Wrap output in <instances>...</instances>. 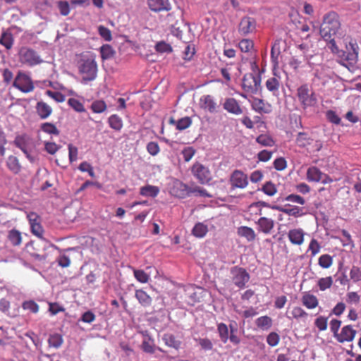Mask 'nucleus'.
<instances>
[{
	"label": "nucleus",
	"mask_w": 361,
	"mask_h": 361,
	"mask_svg": "<svg viewBox=\"0 0 361 361\" xmlns=\"http://www.w3.org/2000/svg\"><path fill=\"white\" fill-rule=\"evenodd\" d=\"M319 33L322 38L330 44L331 51H336L338 46L336 42V37L343 35L339 16L334 11L326 13L320 25Z\"/></svg>",
	"instance_id": "1"
},
{
	"label": "nucleus",
	"mask_w": 361,
	"mask_h": 361,
	"mask_svg": "<svg viewBox=\"0 0 361 361\" xmlns=\"http://www.w3.org/2000/svg\"><path fill=\"white\" fill-rule=\"evenodd\" d=\"M75 66L81 75L82 82L94 80L97 77L98 65L96 55L91 52L82 53L76 56Z\"/></svg>",
	"instance_id": "2"
},
{
	"label": "nucleus",
	"mask_w": 361,
	"mask_h": 361,
	"mask_svg": "<svg viewBox=\"0 0 361 361\" xmlns=\"http://www.w3.org/2000/svg\"><path fill=\"white\" fill-rule=\"evenodd\" d=\"M331 51L337 54L340 59L339 63L349 70L353 68L358 61L359 46L355 39H350L345 43V49L340 50L338 48L336 51Z\"/></svg>",
	"instance_id": "3"
},
{
	"label": "nucleus",
	"mask_w": 361,
	"mask_h": 361,
	"mask_svg": "<svg viewBox=\"0 0 361 361\" xmlns=\"http://www.w3.org/2000/svg\"><path fill=\"white\" fill-rule=\"evenodd\" d=\"M18 62L24 66L34 67L43 63L39 53L27 46L21 47L17 54Z\"/></svg>",
	"instance_id": "4"
},
{
	"label": "nucleus",
	"mask_w": 361,
	"mask_h": 361,
	"mask_svg": "<svg viewBox=\"0 0 361 361\" xmlns=\"http://www.w3.org/2000/svg\"><path fill=\"white\" fill-rule=\"evenodd\" d=\"M296 97L304 110L315 106L317 104L316 94L308 84H302L297 88Z\"/></svg>",
	"instance_id": "5"
},
{
	"label": "nucleus",
	"mask_w": 361,
	"mask_h": 361,
	"mask_svg": "<svg viewBox=\"0 0 361 361\" xmlns=\"http://www.w3.org/2000/svg\"><path fill=\"white\" fill-rule=\"evenodd\" d=\"M295 145L300 148L308 149L311 147L310 152H318L323 147V142L320 140H314L311 135L307 132H299L295 137Z\"/></svg>",
	"instance_id": "6"
},
{
	"label": "nucleus",
	"mask_w": 361,
	"mask_h": 361,
	"mask_svg": "<svg viewBox=\"0 0 361 361\" xmlns=\"http://www.w3.org/2000/svg\"><path fill=\"white\" fill-rule=\"evenodd\" d=\"M13 86L23 93L31 92L35 89L32 78L22 71L18 72L13 80Z\"/></svg>",
	"instance_id": "7"
},
{
	"label": "nucleus",
	"mask_w": 361,
	"mask_h": 361,
	"mask_svg": "<svg viewBox=\"0 0 361 361\" xmlns=\"http://www.w3.org/2000/svg\"><path fill=\"white\" fill-rule=\"evenodd\" d=\"M191 173L200 184H208L212 179L211 171L202 164L195 162L192 168Z\"/></svg>",
	"instance_id": "8"
},
{
	"label": "nucleus",
	"mask_w": 361,
	"mask_h": 361,
	"mask_svg": "<svg viewBox=\"0 0 361 361\" xmlns=\"http://www.w3.org/2000/svg\"><path fill=\"white\" fill-rule=\"evenodd\" d=\"M261 77L254 73H246L243 78V89L247 93H257L260 87Z\"/></svg>",
	"instance_id": "9"
},
{
	"label": "nucleus",
	"mask_w": 361,
	"mask_h": 361,
	"mask_svg": "<svg viewBox=\"0 0 361 361\" xmlns=\"http://www.w3.org/2000/svg\"><path fill=\"white\" fill-rule=\"evenodd\" d=\"M231 274L232 275L233 282L240 288H244L250 280L249 273L243 267L238 266L233 267L231 269Z\"/></svg>",
	"instance_id": "10"
},
{
	"label": "nucleus",
	"mask_w": 361,
	"mask_h": 361,
	"mask_svg": "<svg viewBox=\"0 0 361 361\" xmlns=\"http://www.w3.org/2000/svg\"><path fill=\"white\" fill-rule=\"evenodd\" d=\"M230 184L233 189H243L248 185L247 176L240 170H235L231 175Z\"/></svg>",
	"instance_id": "11"
},
{
	"label": "nucleus",
	"mask_w": 361,
	"mask_h": 361,
	"mask_svg": "<svg viewBox=\"0 0 361 361\" xmlns=\"http://www.w3.org/2000/svg\"><path fill=\"white\" fill-rule=\"evenodd\" d=\"M200 108L210 114L217 113L220 105L214 97L210 94L202 95L200 99Z\"/></svg>",
	"instance_id": "12"
},
{
	"label": "nucleus",
	"mask_w": 361,
	"mask_h": 361,
	"mask_svg": "<svg viewBox=\"0 0 361 361\" xmlns=\"http://www.w3.org/2000/svg\"><path fill=\"white\" fill-rule=\"evenodd\" d=\"M357 331L351 325L344 326L341 332L336 335V339L338 343L351 342L354 340Z\"/></svg>",
	"instance_id": "13"
},
{
	"label": "nucleus",
	"mask_w": 361,
	"mask_h": 361,
	"mask_svg": "<svg viewBox=\"0 0 361 361\" xmlns=\"http://www.w3.org/2000/svg\"><path fill=\"white\" fill-rule=\"evenodd\" d=\"M256 27V21L253 18L243 17L238 25V32L242 35H247L252 32Z\"/></svg>",
	"instance_id": "14"
},
{
	"label": "nucleus",
	"mask_w": 361,
	"mask_h": 361,
	"mask_svg": "<svg viewBox=\"0 0 361 361\" xmlns=\"http://www.w3.org/2000/svg\"><path fill=\"white\" fill-rule=\"evenodd\" d=\"M181 190L184 192L183 195H185L187 196H190L191 194H195V195L204 197H212V195L207 192V191L200 186L190 187L186 184L181 183L180 184Z\"/></svg>",
	"instance_id": "15"
},
{
	"label": "nucleus",
	"mask_w": 361,
	"mask_h": 361,
	"mask_svg": "<svg viewBox=\"0 0 361 361\" xmlns=\"http://www.w3.org/2000/svg\"><path fill=\"white\" fill-rule=\"evenodd\" d=\"M147 5L154 12L168 11L171 9L169 0H147Z\"/></svg>",
	"instance_id": "16"
},
{
	"label": "nucleus",
	"mask_w": 361,
	"mask_h": 361,
	"mask_svg": "<svg viewBox=\"0 0 361 361\" xmlns=\"http://www.w3.org/2000/svg\"><path fill=\"white\" fill-rule=\"evenodd\" d=\"M305 234L302 228H293L289 230L288 238L293 245H301L305 240Z\"/></svg>",
	"instance_id": "17"
},
{
	"label": "nucleus",
	"mask_w": 361,
	"mask_h": 361,
	"mask_svg": "<svg viewBox=\"0 0 361 361\" xmlns=\"http://www.w3.org/2000/svg\"><path fill=\"white\" fill-rule=\"evenodd\" d=\"M224 109L228 113L240 115L243 113L242 108L240 107L238 102L232 97L227 98L223 104Z\"/></svg>",
	"instance_id": "18"
},
{
	"label": "nucleus",
	"mask_w": 361,
	"mask_h": 361,
	"mask_svg": "<svg viewBox=\"0 0 361 361\" xmlns=\"http://www.w3.org/2000/svg\"><path fill=\"white\" fill-rule=\"evenodd\" d=\"M256 224L258 226V231L264 234L270 233L274 226V220L267 217H260Z\"/></svg>",
	"instance_id": "19"
},
{
	"label": "nucleus",
	"mask_w": 361,
	"mask_h": 361,
	"mask_svg": "<svg viewBox=\"0 0 361 361\" xmlns=\"http://www.w3.org/2000/svg\"><path fill=\"white\" fill-rule=\"evenodd\" d=\"M35 109L37 114L41 119L47 118L52 114V108L43 101L36 104Z\"/></svg>",
	"instance_id": "20"
},
{
	"label": "nucleus",
	"mask_w": 361,
	"mask_h": 361,
	"mask_svg": "<svg viewBox=\"0 0 361 361\" xmlns=\"http://www.w3.org/2000/svg\"><path fill=\"white\" fill-rule=\"evenodd\" d=\"M265 85L267 89L269 92H272L274 95H277L281 86L280 77L275 75L274 76L268 78L265 82Z\"/></svg>",
	"instance_id": "21"
},
{
	"label": "nucleus",
	"mask_w": 361,
	"mask_h": 361,
	"mask_svg": "<svg viewBox=\"0 0 361 361\" xmlns=\"http://www.w3.org/2000/svg\"><path fill=\"white\" fill-rule=\"evenodd\" d=\"M28 137L26 135H23L16 136L13 143L17 147L23 151L28 159H30V155L28 152Z\"/></svg>",
	"instance_id": "22"
},
{
	"label": "nucleus",
	"mask_w": 361,
	"mask_h": 361,
	"mask_svg": "<svg viewBox=\"0 0 361 361\" xmlns=\"http://www.w3.org/2000/svg\"><path fill=\"white\" fill-rule=\"evenodd\" d=\"M302 304L307 309H314L319 305L317 298L310 293H305L301 298Z\"/></svg>",
	"instance_id": "23"
},
{
	"label": "nucleus",
	"mask_w": 361,
	"mask_h": 361,
	"mask_svg": "<svg viewBox=\"0 0 361 361\" xmlns=\"http://www.w3.org/2000/svg\"><path fill=\"white\" fill-rule=\"evenodd\" d=\"M7 239L12 246H20L23 241L22 233L20 231L13 228L8 232Z\"/></svg>",
	"instance_id": "24"
},
{
	"label": "nucleus",
	"mask_w": 361,
	"mask_h": 361,
	"mask_svg": "<svg viewBox=\"0 0 361 361\" xmlns=\"http://www.w3.org/2000/svg\"><path fill=\"white\" fill-rule=\"evenodd\" d=\"M286 314L289 319H295L297 320L306 319L308 317V313L298 306H295L291 310L288 308Z\"/></svg>",
	"instance_id": "25"
},
{
	"label": "nucleus",
	"mask_w": 361,
	"mask_h": 361,
	"mask_svg": "<svg viewBox=\"0 0 361 361\" xmlns=\"http://www.w3.org/2000/svg\"><path fill=\"white\" fill-rule=\"evenodd\" d=\"M271 209L280 211L281 212L285 213L287 215L293 216L294 217H300L304 214V213L302 212V209L298 207H293L292 208L287 209L280 206L273 205V207H271Z\"/></svg>",
	"instance_id": "26"
},
{
	"label": "nucleus",
	"mask_w": 361,
	"mask_h": 361,
	"mask_svg": "<svg viewBox=\"0 0 361 361\" xmlns=\"http://www.w3.org/2000/svg\"><path fill=\"white\" fill-rule=\"evenodd\" d=\"M14 44V37L13 34L8 31L2 32L0 37V44L4 46L6 49L10 50L12 49Z\"/></svg>",
	"instance_id": "27"
},
{
	"label": "nucleus",
	"mask_w": 361,
	"mask_h": 361,
	"mask_svg": "<svg viewBox=\"0 0 361 361\" xmlns=\"http://www.w3.org/2000/svg\"><path fill=\"white\" fill-rule=\"evenodd\" d=\"M324 176L323 173L317 167L311 166L307 171V179L311 182H320L322 178Z\"/></svg>",
	"instance_id": "28"
},
{
	"label": "nucleus",
	"mask_w": 361,
	"mask_h": 361,
	"mask_svg": "<svg viewBox=\"0 0 361 361\" xmlns=\"http://www.w3.org/2000/svg\"><path fill=\"white\" fill-rule=\"evenodd\" d=\"M6 166L8 169L14 174H18L21 171V165L18 159L13 155L8 157L6 161Z\"/></svg>",
	"instance_id": "29"
},
{
	"label": "nucleus",
	"mask_w": 361,
	"mask_h": 361,
	"mask_svg": "<svg viewBox=\"0 0 361 361\" xmlns=\"http://www.w3.org/2000/svg\"><path fill=\"white\" fill-rule=\"evenodd\" d=\"M135 298L144 307L150 306L152 302V298L142 289L135 290Z\"/></svg>",
	"instance_id": "30"
},
{
	"label": "nucleus",
	"mask_w": 361,
	"mask_h": 361,
	"mask_svg": "<svg viewBox=\"0 0 361 361\" xmlns=\"http://www.w3.org/2000/svg\"><path fill=\"white\" fill-rule=\"evenodd\" d=\"M238 234L241 237L245 238L249 242L253 241L256 238L255 231L248 226L239 227L238 228Z\"/></svg>",
	"instance_id": "31"
},
{
	"label": "nucleus",
	"mask_w": 361,
	"mask_h": 361,
	"mask_svg": "<svg viewBox=\"0 0 361 361\" xmlns=\"http://www.w3.org/2000/svg\"><path fill=\"white\" fill-rule=\"evenodd\" d=\"M255 324L262 330H268L272 326V319L269 316H262L255 320Z\"/></svg>",
	"instance_id": "32"
},
{
	"label": "nucleus",
	"mask_w": 361,
	"mask_h": 361,
	"mask_svg": "<svg viewBox=\"0 0 361 361\" xmlns=\"http://www.w3.org/2000/svg\"><path fill=\"white\" fill-rule=\"evenodd\" d=\"M159 189L157 186L154 185H146L140 188V193L142 196L155 197L158 195Z\"/></svg>",
	"instance_id": "33"
},
{
	"label": "nucleus",
	"mask_w": 361,
	"mask_h": 361,
	"mask_svg": "<svg viewBox=\"0 0 361 361\" xmlns=\"http://www.w3.org/2000/svg\"><path fill=\"white\" fill-rule=\"evenodd\" d=\"M252 109L259 113H265L267 114L269 112V108L267 106V104L264 102L263 99L259 98H255L252 103Z\"/></svg>",
	"instance_id": "34"
},
{
	"label": "nucleus",
	"mask_w": 361,
	"mask_h": 361,
	"mask_svg": "<svg viewBox=\"0 0 361 361\" xmlns=\"http://www.w3.org/2000/svg\"><path fill=\"white\" fill-rule=\"evenodd\" d=\"M207 232L208 227L203 223L196 224L192 230V235L199 238L204 237Z\"/></svg>",
	"instance_id": "35"
},
{
	"label": "nucleus",
	"mask_w": 361,
	"mask_h": 361,
	"mask_svg": "<svg viewBox=\"0 0 361 361\" xmlns=\"http://www.w3.org/2000/svg\"><path fill=\"white\" fill-rule=\"evenodd\" d=\"M238 47L240 50L245 54H252L254 50V42L252 40L249 39H243L238 43Z\"/></svg>",
	"instance_id": "36"
},
{
	"label": "nucleus",
	"mask_w": 361,
	"mask_h": 361,
	"mask_svg": "<svg viewBox=\"0 0 361 361\" xmlns=\"http://www.w3.org/2000/svg\"><path fill=\"white\" fill-rule=\"evenodd\" d=\"M108 123L109 126L116 131H120L123 128L122 118L116 114L111 115L108 119Z\"/></svg>",
	"instance_id": "37"
},
{
	"label": "nucleus",
	"mask_w": 361,
	"mask_h": 361,
	"mask_svg": "<svg viewBox=\"0 0 361 361\" xmlns=\"http://www.w3.org/2000/svg\"><path fill=\"white\" fill-rule=\"evenodd\" d=\"M256 142L264 147H272L275 142L271 136L267 134H261L256 138Z\"/></svg>",
	"instance_id": "38"
},
{
	"label": "nucleus",
	"mask_w": 361,
	"mask_h": 361,
	"mask_svg": "<svg viewBox=\"0 0 361 361\" xmlns=\"http://www.w3.org/2000/svg\"><path fill=\"white\" fill-rule=\"evenodd\" d=\"M63 343V337L59 334H54L49 336L48 343L49 347L59 348Z\"/></svg>",
	"instance_id": "39"
},
{
	"label": "nucleus",
	"mask_w": 361,
	"mask_h": 361,
	"mask_svg": "<svg viewBox=\"0 0 361 361\" xmlns=\"http://www.w3.org/2000/svg\"><path fill=\"white\" fill-rule=\"evenodd\" d=\"M133 271L134 277L140 283H147L149 281L150 276L144 270L133 268Z\"/></svg>",
	"instance_id": "40"
},
{
	"label": "nucleus",
	"mask_w": 361,
	"mask_h": 361,
	"mask_svg": "<svg viewBox=\"0 0 361 361\" xmlns=\"http://www.w3.org/2000/svg\"><path fill=\"white\" fill-rule=\"evenodd\" d=\"M40 129L45 133L49 135H59L60 132L56 128V126L49 122L44 123L41 125Z\"/></svg>",
	"instance_id": "41"
},
{
	"label": "nucleus",
	"mask_w": 361,
	"mask_h": 361,
	"mask_svg": "<svg viewBox=\"0 0 361 361\" xmlns=\"http://www.w3.org/2000/svg\"><path fill=\"white\" fill-rule=\"evenodd\" d=\"M100 52L102 60L111 59L115 54L114 49L109 44H104L100 48Z\"/></svg>",
	"instance_id": "42"
},
{
	"label": "nucleus",
	"mask_w": 361,
	"mask_h": 361,
	"mask_svg": "<svg viewBox=\"0 0 361 361\" xmlns=\"http://www.w3.org/2000/svg\"><path fill=\"white\" fill-rule=\"evenodd\" d=\"M318 264L323 269H329L333 264V258L328 254H324L319 257Z\"/></svg>",
	"instance_id": "43"
},
{
	"label": "nucleus",
	"mask_w": 361,
	"mask_h": 361,
	"mask_svg": "<svg viewBox=\"0 0 361 361\" xmlns=\"http://www.w3.org/2000/svg\"><path fill=\"white\" fill-rule=\"evenodd\" d=\"M333 284V279L331 276L321 278L317 281V286L322 291H324L330 288Z\"/></svg>",
	"instance_id": "44"
},
{
	"label": "nucleus",
	"mask_w": 361,
	"mask_h": 361,
	"mask_svg": "<svg viewBox=\"0 0 361 361\" xmlns=\"http://www.w3.org/2000/svg\"><path fill=\"white\" fill-rule=\"evenodd\" d=\"M218 332L221 341L226 343L228 340V329L226 324L220 323L218 324Z\"/></svg>",
	"instance_id": "45"
},
{
	"label": "nucleus",
	"mask_w": 361,
	"mask_h": 361,
	"mask_svg": "<svg viewBox=\"0 0 361 361\" xmlns=\"http://www.w3.org/2000/svg\"><path fill=\"white\" fill-rule=\"evenodd\" d=\"M91 109L94 113L100 114L106 109V104L103 100H96L92 103Z\"/></svg>",
	"instance_id": "46"
},
{
	"label": "nucleus",
	"mask_w": 361,
	"mask_h": 361,
	"mask_svg": "<svg viewBox=\"0 0 361 361\" xmlns=\"http://www.w3.org/2000/svg\"><path fill=\"white\" fill-rule=\"evenodd\" d=\"M22 307L25 310H29L32 313H37L39 312V305L34 300H26L23 302Z\"/></svg>",
	"instance_id": "47"
},
{
	"label": "nucleus",
	"mask_w": 361,
	"mask_h": 361,
	"mask_svg": "<svg viewBox=\"0 0 361 361\" xmlns=\"http://www.w3.org/2000/svg\"><path fill=\"white\" fill-rule=\"evenodd\" d=\"M281 53L280 51V41L276 40L271 49V58L272 61L275 63H278V58Z\"/></svg>",
	"instance_id": "48"
},
{
	"label": "nucleus",
	"mask_w": 361,
	"mask_h": 361,
	"mask_svg": "<svg viewBox=\"0 0 361 361\" xmlns=\"http://www.w3.org/2000/svg\"><path fill=\"white\" fill-rule=\"evenodd\" d=\"M262 190L269 196H274L277 192L276 185L271 181L266 182L263 185Z\"/></svg>",
	"instance_id": "49"
},
{
	"label": "nucleus",
	"mask_w": 361,
	"mask_h": 361,
	"mask_svg": "<svg viewBox=\"0 0 361 361\" xmlns=\"http://www.w3.org/2000/svg\"><path fill=\"white\" fill-rule=\"evenodd\" d=\"M163 340L166 345L178 348L179 342L176 339L175 336L171 334H166L163 336Z\"/></svg>",
	"instance_id": "50"
},
{
	"label": "nucleus",
	"mask_w": 361,
	"mask_h": 361,
	"mask_svg": "<svg viewBox=\"0 0 361 361\" xmlns=\"http://www.w3.org/2000/svg\"><path fill=\"white\" fill-rule=\"evenodd\" d=\"M192 124V120L190 117L185 116L178 120L176 123V128L179 130H183Z\"/></svg>",
	"instance_id": "51"
},
{
	"label": "nucleus",
	"mask_w": 361,
	"mask_h": 361,
	"mask_svg": "<svg viewBox=\"0 0 361 361\" xmlns=\"http://www.w3.org/2000/svg\"><path fill=\"white\" fill-rule=\"evenodd\" d=\"M68 104L77 112H84L85 109L82 102L75 98H70Z\"/></svg>",
	"instance_id": "52"
},
{
	"label": "nucleus",
	"mask_w": 361,
	"mask_h": 361,
	"mask_svg": "<svg viewBox=\"0 0 361 361\" xmlns=\"http://www.w3.org/2000/svg\"><path fill=\"white\" fill-rule=\"evenodd\" d=\"M98 32L104 40L110 42L112 39L111 30L104 25H99L98 27Z\"/></svg>",
	"instance_id": "53"
},
{
	"label": "nucleus",
	"mask_w": 361,
	"mask_h": 361,
	"mask_svg": "<svg viewBox=\"0 0 361 361\" xmlns=\"http://www.w3.org/2000/svg\"><path fill=\"white\" fill-rule=\"evenodd\" d=\"M350 278L355 283L361 281V269L358 267L353 266L350 271Z\"/></svg>",
	"instance_id": "54"
},
{
	"label": "nucleus",
	"mask_w": 361,
	"mask_h": 361,
	"mask_svg": "<svg viewBox=\"0 0 361 361\" xmlns=\"http://www.w3.org/2000/svg\"><path fill=\"white\" fill-rule=\"evenodd\" d=\"M321 245L319 243V242L314 239L312 238L308 246V251L311 252V255L312 257L315 256L317 254H318L320 251Z\"/></svg>",
	"instance_id": "55"
},
{
	"label": "nucleus",
	"mask_w": 361,
	"mask_h": 361,
	"mask_svg": "<svg viewBox=\"0 0 361 361\" xmlns=\"http://www.w3.org/2000/svg\"><path fill=\"white\" fill-rule=\"evenodd\" d=\"M280 341V336L276 332H271L267 337V342L271 347L276 346Z\"/></svg>",
	"instance_id": "56"
},
{
	"label": "nucleus",
	"mask_w": 361,
	"mask_h": 361,
	"mask_svg": "<svg viewBox=\"0 0 361 361\" xmlns=\"http://www.w3.org/2000/svg\"><path fill=\"white\" fill-rule=\"evenodd\" d=\"M328 318L319 316L314 321L315 326L319 331H325L327 329Z\"/></svg>",
	"instance_id": "57"
},
{
	"label": "nucleus",
	"mask_w": 361,
	"mask_h": 361,
	"mask_svg": "<svg viewBox=\"0 0 361 361\" xmlns=\"http://www.w3.org/2000/svg\"><path fill=\"white\" fill-rule=\"evenodd\" d=\"M30 231L34 235L37 236L39 238H43L44 229L41 224V222H39L37 224L32 225V226H30Z\"/></svg>",
	"instance_id": "58"
},
{
	"label": "nucleus",
	"mask_w": 361,
	"mask_h": 361,
	"mask_svg": "<svg viewBox=\"0 0 361 361\" xmlns=\"http://www.w3.org/2000/svg\"><path fill=\"white\" fill-rule=\"evenodd\" d=\"M284 200L291 202L293 203H297L301 205H303L305 203V200L302 197L295 194H290L286 196L284 198Z\"/></svg>",
	"instance_id": "59"
},
{
	"label": "nucleus",
	"mask_w": 361,
	"mask_h": 361,
	"mask_svg": "<svg viewBox=\"0 0 361 361\" xmlns=\"http://www.w3.org/2000/svg\"><path fill=\"white\" fill-rule=\"evenodd\" d=\"M1 74L3 77L4 83L6 85H9L13 78V72L8 68H4L1 71Z\"/></svg>",
	"instance_id": "60"
},
{
	"label": "nucleus",
	"mask_w": 361,
	"mask_h": 361,
	"mask_svg": "<svg viewBox=\"0 0 361 361\" xmlns=\"http://www.w3.org/2000/svg\"><path fill=\"white\" fill-rule=\"evenodd\" d=\"M49 311L51 315H56L59 312H64L65 308L63 307L57 302H49Z\"/></svg>",
	"instance_id": "61"
},
{
	"label": "nucleus",
	"mask_w": 361,
	"mask_h": 361,
	"mask_svg": "<svg viewBox=\"0 0 361 361\" xmlns=\"http://www.w3.org/2000/svg\"><path fill=\"white\" fill-rule=\"evenodd\" d=\"M46 94L53 99H54L57 102H63L65 101V96L59 92H53L51 90H47Z\"/></svg>",
	"instance_id": "62"
},
{
	"label": "nucleus",
	"mask_w": 361,
	"mask_h": 361,
	"mask_svg": "<svg viewBox=\"0 0 361 361\" xmlns=\"http://www.w3.org/2000/svg\"><path fill=\"white\" fill-rule=\"evenodd\" d=\"M181 153L183 154L184 161L188 162L195 155V150L191 147H188L184 148Z\"/></svg>",
	"instance_id": "63"
},
{
	"label": "nucleus",
	"mask_w": 361,
	"mask_h": 361,
	"mask_svg": "<svg viewBox=\"0 0 361 361\" xmlns=\"http://www.w3.org/2000/svg\"><path fill=\"white\" fill-rule=\"evenodd\" d=\"M360 296L356 292H348L346 295V301L348 303L358 304L360 302Z\"/></svg>",
	"instance_id": "64"
}]
</instances>
